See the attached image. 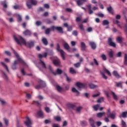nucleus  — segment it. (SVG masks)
<instances>
[{
  "instance_id": "obj_34",
  "label": "nucleus",
  "mask_w": 127,
  "mask_h": 127,
  "mask_svg": "<svg viewBox=\"0 0 127 127\" xmlns=\"http://www.w3.org/2000/svg\"><path fill=\"white\" fill-rule=\"evenodd\" d=\"M68 107H69L70 108H71V109H73V110H75V109H76V106H75V105H74V104H69L68 105Z\"/></svg>"
},
{
  "instance_id": "obj_27",
  "label": "nucleus",
  "mask_w": 127,
  "mask_h": 127,
  "mask_svg": "<svg viewBox=\"0 0 127 127\" xmlns=\"http://www.w3.org/2000/svg\"><path fill=\"white\" fill-rule=\"evenodd\" d=\"M1 65L3 66V67L6 69V70H7V71L8 72H9V69H8V66L6 65V64H4V63H3V62H1Z\"/></svg>"
},
{
  "instance_id": "obj_49",
  "label": "nucleus",
  "mask_w": 127,
  "mask_h": 127,
  "mask_svg": "<svg viewBox=\"0 0 127 127\" xmlns=\"http://www.w3.org/2000/svg\"><path fill=\"white\" fill-rule=\"evenodd\" d=\"M122 127H127L126 123L123 120L122 121Z\"/></svg>"
},
{
  "instance_id": "obj_57",
  "label": "nucleus",
  "mask_w": 127,
  "mask_h": 127,
  "mask_svg": "<svg viewBox=\"0 0 127 127\" xmlns=\"http://www.w3.org/2000/svg\"><path fill=\"white\" fill-rule=\"evenodd\" d=\"M104 94L108 98H110V94H109V92L105 91H104Z\"/></svg>"
},
{
  "instance_id": "obj_6",
  "label": "nucleus",
  "mask_w": 127,
  "mask_h": 127,
  "mask_svg": "<svg viewBox=\"0 0 127 127\" xmlns=\"http://www.w3.org/2000/svg\"><path fill=\"white\" fill-rule=\"evenodd\" d=\"M64 47L66 51L70 53H74L77 50L76 48H70V46L67 43L64 44Z\"/></svg>"
},
{
  "instance_id": "obj_14",
  "label": "nucleus",
  "mask_w": 127,
  "mask_h": 127,
  "mask_svg": "<svg viewBox=\"0 0 127 127\" xmlns=\"http://www.w3.org/2000/svg\"><path fill=\"white\" fill-rule=\"evenodd\" d=\"M87 0H77L76 3L78 6L82 5L84 2H86Z\"/></svg>"
},
{
  "instance_id": "obj_15",
  "label": "nucleus",
  "mask_w": 127,
  "mask_h": 127,
  "mask_svg": "<svg viewBox=\"0 0 127 127\" xmlns=\"http://www.w3.org/2000/svg\"><path fill=\"white\" fill-rule=\"evenodd\" d=\"M89 122L90 123V125L91 127H96L95 124V122L92 118H90L89 119Z\"/></svg>"
},
{
  "instance_id": "obj_48",
  "label": "nucleus",
  "mask_w": 127,
  "mask_h": 127,
  "mask_svg": "<svg viewBox=\"0 0 127 127\" xmlns=\"http://www.w3.org/2000/svg\"><path fill=\"white\" fill-rule=\"evenodd\" d=\"M101 58L103 61H106L107 60V56L105 54H102L101 55Z\"/></svg>"
},
{
  "instance_id": "obj_36",
  "label": "nucleus",
  "mask_w": 127,
  "mask_h": 127,
  "mask_svg": "<svg viewBox=\"0 0 127 127\" xmlns=\"http://www.w3.org/2000/svg\"><path fill=\"white\" fill-rule=\"evenodd\" d=\"M72 92L76 93L78 95L79 94V92L76 90L74 87L72 88Z\"/></svg>"
},
{
  "instance_id": "obj_26",
  "label": "nucleus",
  "mask_w": 127,
  "mask_h": 127,
  "mask_svg": "<svg viewBox=\"0 0 127 127\" xmlns=\"http://www.w3.org/2000/svg\"><path fill=\"white\" fill-rule=\"evenodd\" d=\"M39 83L40 85H41V86L43 87V88H45L46 86L45 82L42 80H40Z\"/></svg>"
},
{
  "instance_id": "obj_25",
  "label": "nucleus",
  "mask_w": 127,
  "mask_h": 127,
  "mask_svg": "<svg viewBox=\"0 0 127 127\" xmlns=\"http://www.w3.org/2000/svg\"><path fill=\"white\" fill-rule=\"evenodd\" d=\"M106 114V112H99L97 114V116L99 118H102L104 115Z\"/></svg>"
},
{
  "instance_id": "obj_7",
  "label": "nucleus",
  "mask_w": 127,
  "mask_h": 127,
  "mask_svg": "<svg viewBox=\"0 0 127 127\" xmlns=\"http://www.w3.org/2000/svg\"><path fill=\"white\" fill-rule=\"evenodd\" d=\"M12 50L13 51V54L17 58L18 62L23 65H25L26 63L21 58H19V55H18V53L16 52L13 49H12Z\"/></svg>"
},
{
  "instance_id": "obj_52",
  "label": "nucleus",
  "mask_w": 127,
  "mask_h": 127,
  "mask_svg": "<svg viewBox=\"0 0 127 127\" xmlns=\"http://www.w3.org/2000/svg\"><path fill=\"white\" fill-rule=\"evenodd\" d=\"M93 61H94V64H95V65L96 66H98L99 64L98 62L97 61V60L95 58H94V59H93Z\"/></svg>"
},
{
  "instance_id": "obj_56",
  "label": "nucleus",
  "mask_w": 127,
  "mask_h": 127,
  "mask_svg": "<svg viewBox=\"0 0 127 127\" xmlns=\"http://www.w3.org/2000/svg\"><path fill=\"white\" fill-rule=\"evenodd\" d=\"M104 94L108 98H110V94H109V92L105 91H104Z\"/></svg>"
},
{
  "instance_id": "obj_45",
  "label": "nucleus",
  "mask_w": 127,
  "mask_h": 127,
  "mask_svg": "<svg viewBox=\"0 0 127 127\" xmlns=\"http://www.w3.org/2000/svg\"><path fill=\"white\" fill-rule=\"evenodd\" d=\"M34 103H35L36 105H37V106H38V107H40V106H41V104H40V103L39 101H33V104H34Z\"/></svg>"
},
{
  "instance_id": "obj_23",
  "label": "nucleus",
  "mask_w": 127,
  "mask_h": 127,
  "mask_svg": "<svg viewBox=\"0 0 127 127\" xmlns=\"http://www.w3.org/2000/svg\"><path fill=\"white\" fill-rule=\"evenodd\" d=\"M113 74L117 78H120L121 77V76L119 75V74L116 71H114Z\"/></svg>"
},
{
  "instance_id": "obj_12",
  "label": "nucleus",
  "mask_w": 127,
  "mask_h": 127,
  "mask_svg": "<svg viewBox=\"0 0 127 127\" xmlns=\"http://www.w3.org/2000/svg\"><path fill=\"white\" fill-rule=\"evenodd\" d=\"M53 63L56 66H60L61 65V61L60 59H55L53 61Z\"/></svg>"
},
{
  "instance_id": "obj_24",
  "label": "nucleus",
  "mask_w": 127,
  "mask_h": 127,
  "mask_svg": "<svg viewBox=\"0 0 127 127\" xmlns=\"http://www.w3.org/2000/svg\"><path fill=\"white\" fill-rule=\"evenodd\" d=\"M23 34L26 36H30L32 34L31 32L28 30H27L25 31H24L23 32Z\"/></svg>"
},
{
  "instance_id": "obj_31",
  "label": "nucleus",
  "mask_w": 127,
  "mask_h": 127,
  "mask_svg": "<svg viewBox=\"0 0 127 127\" xmlns=\"http://www.w3.org/2000/svg\"><path fill=\"white\" fill-rule=\"evenodd\" d=\"M104 101V97H102L101 98H99L97 100V102L98 103H102Z\"/></svg>"
},
{
  "instance_id": "obj_60",
  "label": "nucleus",
  "mask_w": 127,
  "mask_h": 127,
  "mask_svg": "<svg viewBox=\"0 0 127 127\" xmlns=\"http://www.w3.org/2000/svg\"><path fill=\"white\" fill-rule=\"evenodd\" d=\"M72 35L75 36H77L78 35V32L76 30H74L72 32Z\"/></svg>"
},
{
  "instance_id": "obj_28",
  "label": "nucleus",
  "mask_w": 127,
  "mask_h": 127,
  "mask_svg": "<svg viewBox=\"0 0 127 127\" xmlns=\"http://www.w3.org/2000/svg\"><path fill=\"white\" fill-rule=\"evenodd\" d=\"M127 116V111H126L125 112H123L122 114L120 116V118H126Z\"/></svg>"
},
{
  "instance_id": "obj_37",
  "label": "nucleus",
  "mask_w": 127,
  "mask_h": 127,
  "mask_svg": "<svg viewBox=\"0 0 127 127\" xmlns=\"http://www.w3.org/2000/svg\"><path fill=\"white\" fill-rule=\"evenodd\" d=\"M22 21V18L21 17V16L20 14L17 15V21L18 22H20Z\"/></svg>"
},
{
  "instance_id": "obj_35",
  "label": "nucleus",
  "mask_w": 127,
  "mask_h": 127,
  "mask_svg": "<svg viewBox=\"0 0 127 127\" xmlns=\"http://www.w3.org/2000/svg\"><path fill=\"white\" fill-rule=\"evenodd\" d=\"M80 124H81V125L82 127H85L87 125V122L84 121H81V122H80Z\"/></svg>"
},
{
  "instance_id": "obj_4",
  "label": "nucleus",
  "mask_w": 127,
  "mask_h": 127,
  "mask_svg": "<svg viewBox=\"0 0 127 127\" xmlns=\"http://www.w3.org/2000/svg\"><path fill=\"white\" fill-rule=\"evenodd\" d=\"M38 4V1L37 0H27L26 1V5L28 9L32 8V6H36Z\"/></svg>"
},
{
  "instance_id": "obj_54",
  "label": "nucleus",
  "mask_w": 127,
  "mask_h": 127,
  "mask_svg": "<svg viewBox=\"0 0 127 127\" xmlns=\"http://www.w3.org/2000/svg\"><path fill=\"white\" fill-rule=\"evenodd\" d=\"M101 74L102 75V77L104 78V79H108V77H107L105 75V74L102 72H101Z\"/></svg>"
},
{
  "instance_id": "obj_21",
  "label": "nucleus",
  "mask_w": 127,
  "mask_h": 127,
  "mask_svg": "<svg viewBox=\"0 0 127 127\" xmlns=\"http://www.w3.org/2000/svg\"><path fill=\"white\" fill-rule=\"evenodd\" d=\"M107 11L109 12V13L112 14V15H114V10L113 9L111 6H110L109 7H107Z\"/></svg>"
},
{
  "instance_id": "obj_19",
  "label": "nucleus",
  "mask_w": 127,
  "mask_h": 127,
  "mask_svg": "<svg viewBox=\"0 0 127 127\" xmlns=\"http://www.w3.org/2000/svg\"><path fill=\"white\" fill-rule=\"evenodd\" d=\"M81 48L82 51H85L86 50V46L83 42L81 43Z\"/></svg>"
},
{
  "instance_id": "obj_9",
  "label": "nucleus",
  "mask_w": 127,
  "mask_h": 127,
  "mask_svg": "<svg viewBox=\"0 0 127 127\" xmlns=\"http://www.w3.org/2000/svg\"><path fill=\"white\" fill-rule=\"evenodd\" d=\"M86 7H87L88 9V13L89 15H91L93 13V10H96L98 9V8L96 6H94L92 8V5L91 4H88L86 5Z\"/></svg>"
},
{
  "instance_id": "obj_61",
  "label": "nucleus",
  "mask_w": 127,
  "mask_h": 127,
  "mask_svg": "<svg viewBox=\"0 0 127 127\" xmlns=\"http://www.w3.org/2000/svg\"><path fill=\"white\" fill-rule=\"evenodd\" d=\"M55 119L57 122H60L62 120L61 118L60 117H57L55 118Z\"/></svg>"
},
{
  "instance_id": "obj_51",
  "label": "nucleus",
  "mask_w": 127,
  "mask_h": 127,
  "mask_svg": "<svg viewBox=\"0 0 127 127\" xmlns=\"http://www.w3.org/2000/svg\"><path fill=\"white\" fill-rule=\"evenodd\" d=\"M82 107L79 106L76 108V111L77 112H80V111L82 110Z\"/></svg>"
},
{
  "instance_id": "obj_63",
  "label": "nucleus",
  "mask_w": 127,
  "mask_h": 127,
  "mask_svg": "<svg viewBox=\"0 0 127 127\" xmlns=\"http://www.w3.org/2000/svg\"><path fill=\"white\" fill-rule=\"evenodd\" d=\"M36 24L37 26H39L42 24V22H41V21H37Z\"/></svg>"
},
{
  "instance_id": "obj_62",
  "label": "nucleus",
  "mask_w": 127,
  "mask_h": 127,
  "mask_svg": "<svg viewBox=\"0 0 127 127\" xmlns=\"http://www.w3.org/2000/svg\"><path fill=\"white\" fill-rule=\"evenodd\" d=\"M109 118H111L112 119H114L115 118V115L113 114H111L109 115Z\"/></svg>"
},
{
  "instance_id": "obj_18",
  "label": "nucleus",
  "mask_w": 127,
  "mask_h": 127,
  "mask_svg": "<svg viewBox=\"0 0 127 127\" xmlns=\"http://www.w3.org/2000/svg\"><path fill=\"white\" fill-rule=\"evenodd\" d=\"M18 64L17 61H14V64L11 65V68L13 70H16L17 69L16 65Z\"/></svg>"
},
{
  "instance_id": "obj_40",
  "label": "nucleus",
  "mask_w": 127,
  "mask_h": 127,
  "mask_svg": "<svg viewBox=\"0 0 127 127\" xmlns=\"http://www.w3.org/2000/svg\"><path fill=\"white\" fill-rule=\"evenodd\" d=\"M124 64L125 65L127 66V54H125V55Z\"/></svg>"
},
{
  "instance_id": "obj_58",
  "label": "nucleus",
  "mask_w": 127,
  "mask_h": 127,
  "mask_svg": "<svg viewBox=\"0 0 127 127\" xmlns=\"http://www.w3.org/2000/svg\"><path fill=\"white\" fill-rule=\"evenodd\" d=\"M67 31L70 32L72 30V26H68L67 27Z\"/></svg>"
},
{
  "instance_id": "obj_41",
  "label": "nucleus",
  "mask_w": 127,
  "mask_h": 127,
  "mask_svg": "<svg viewBox=\"0 0 127 127\" xmlns=\"http://www.w3.org/2000/svg\"><path fill=\"white\" fill-rule=\"evenodd\" d=\"M111 93H112V94L113 95V97L114 99L115 100H118V97H117V95H116L115 93L114 92H113V91L111 92Z\"/></svg>"
},
{
  "instance_id": "obj_33",
  "label": "nucleus",
  "mask_w": 127,
  "mask_h": 127,
  "mask_svg": "<svg viewBox=\"0 0 127 127\" xmlns=\"http://www.w3.org/2000/svg\"><path fill=\"white\" fill-rule=\"evenodd\" d=\"M108 55L110 58H113L114 57L113 51H111L108 52Z\"/></svg>"
},
{
  "instance_id": "obj_47",
  "label": "nucleus",
  "mask_w": 127,
  "mask_h": 127,
  "mask_svg": "<svg viewBox=\"0 0 127 127\" xmlns=\"http://www.w3.org/2000/svg\"><path fill=\"white\" fill-rule=\"evenodd\" d=\"M4 54L9 57L11 56V53L9 51H4Z\"/></svg>"
},
{
  "instance_id": "obj_64",
  "label": "nucleus",
  "mask_w": 127,
  "mask_h": 127,
  "mask_svg": "<svg viewBox=\"0 0 127 127\" xmlns=\"http://www.w3.org/2000/svg\"><path fill=\"white\" fill-rule=\"evenodd\" d=\"M3 121L4 122L5 125L7 126L8 125V121L7 119H6L5 118L3 119Z\"/></svg>"
},
{
  "instance_id": "obj_32",
  "label": "nucleus",
  "mask_w": 127,
  "mask_h": 127,
  "mask_svg": "<svg viewBox=\"0 0 127 127\" xmlns=\"http://www.w3.org/2000/svg\"><path fill=\"white\" fill-rule=\"evenodd\" d=\"M69 72L72 74H75L76 73V71L74 69L73 67H70Z\"/></svg>"
},
{
  "instance_id": "obj_50",
  "label": "nucleus",
  "mask_w": 127,
  "mask_h": 127,
  "mask_svg": "<svg viewBox=\"0 0 127 127\" xmlns=\"http://www.w3.org/2000/svg\"><path fill=\"white\" fill-rule=\"evenodd\" d=\"M79 28L82 30V31H85V29L83 27V25H82V24H80L79 25Z\"/></svg>"
},
{
  "instance_id": "obj_20",
  "label": "nucleus",
  "mask_w": 127,
  "mask_h": 127,
  "mask_svg": "<svg viewBox=\"0 0 127 127\" xmlns=\"http://www.w3.org/2000/svg\"><path fill=\"white\" fill-rule=\"evenodd\" d=\"M42 42H43V44H44V45L45 46H47V45H48V41L47 38L44 37V38L42 39Z\"/></svg>"
},
{
  "instance_id": "obj_59",
  "label": "nucleus",
  "mask_w": 127,
  "mask_h": 127,
  "mask_svg": "<svg viewBox=\"0 0 127 127\" xmlns=\"http://www.w3.org/2000/svg\"><path fill=\"white\" fill-rule=\"evenodd\" d=\"M110 114H111V110H110V109H108L107 112V114H106V115H107L108 118H109V117H110L109 115H110Z\"/></svg>"
},
{
  "instance_id": "obj_44",
  "label": "nucleus",
  "mask_w": 127,
  "mask_h": 127,
  "mask_svg": "<svg viewBox=\"0 0 127 127\" xmlns=\"http://www.w3.org/2000/svg\"><path fill=\"white\" fill-rule=\"evenodd\" d=\"M1 5L3 6V7L5 8H7V5L5 1H2L1 2Z\"/></svg>"
},
{
  "instance_id": "obj_53",
  "label": "nucleus",
  "mask_w": 127,
  "mask_h": 127,
  "mask_svg": "<svg viewBox=\"0 0 127 127\" xmlns=\"http://www.w3.org/2000/svg\"><path fill=\"white\" fill-rule=\"evenodd\" d=\"M116 86L117 87H120V86L122 87V82H120L119 83L116 82Z\"/></svg>"
},
{
  "instance_id": "obj_3",
  "label": "nucleus",
  "mask_w": 127,
  "mask_h": 127,
  "mask_svg": "<svg viewBox=\"0 0 127 127\" xmlns=\"http://www.w3.org/2000/svg\"><path fill=\"white\" fill-rule=\"evenodd\" d=\"M48 53L45 52L44 53V55H42L41 54L38 55V57L40 59V62H39V64L42 65V66H43V68H44V69H47V67L46 66V64H45V63L42 61V58H47V55H48Z\"/></svg>"
},
{
  "instance_id": "obj_30",
  "label": "nucleus",
  "mask_w": 127,
  "mask_h": 127,
  "mask_svg": "<svg viewBox=\"0 0 127 127\" xmlns=\"http://www.w3.org/2000/svg\"><path fill=\"white\" fill-rule=\"evenodd\" d=\"M100 108V104H96L93 106V108L94 111H97L98 110V108Z\"/></svg>"
},
{
  "instance_id": "obj_10",
  "label": "nucleus",
  "mask_w": 127,
  "mask_h": 127,
  "mask_svg": "<svg viewBox=\"0 0 127 127\" xmlns=\"http://www.w3.org/2000/svg\"><path fill=\"white\" fill-rule=\"evenodd\" d=\"M108 44L109 46H111L113 48H115L116 47V44L113 42L112 39L111 38H108Z\"/></svg>"
},
{
  "instance_id": "obj_11",
  "label": "nucleus",
  "mask_w": 127,
  "mask_h": 127,
  "mask_svg": "<svg viewBox=\"0 0 127 127\" xmlns=\"http://www.w3.org/2000/svg\"><path fill=\"white\" fill-rule=\"evenodd\" d=\"M24 123L27 127H31V126L32 123L28 117H26V121L24 122Z\"/></svg>"
},
{
  "instance_id": "obj_8",
  "label": "nucleus",
  "mask_w": 127,
  "mask_h": 127,
  "mask_svg": "<svg viewBox=\"0 0 127 127\" xmlns=\"http://www.w3.org/2000/svg\"><path fill=\"white\" fill-rule=\"evenodd\" d=\"M57 51L60 52L62 58L64 60H65V52L63 50L61 49V46L59 44H57Z\"/></svg>"
},
{
  "instance_id": "obj_55",
  "label": "nucleus",
  "mask_w": 127,
  "mask_h": 127,
  "mask_svg": "<svg viewBox=\"0 0 127 127\" xmlns=\"http://www.w3.org/2000/svg\"><path fill=\"white\" fill-rule=\"evenodd\" d=\"M113 23L115 24L118 25L120 23V21H118V19H116V20H113Z\"/></svg>"
},
{
  "instance_id": "obj_13",
  "label": "nucleus",
  "mask_w": 127,
  "mask_h": 127,
  "mask_svg": "<svg viewBox=\"0 0 127 127\" xmlns=\"http://www.w3.org/2000/svg\"><path fill=\"white\" fill-rule=\"evenodd\" d=\"M89 45L91 47V49L93 50H95L97 48L96 44L94 42H89Z\"/></svg>"
},
{
  "instance_id": "obj_5",
  "label": "nucleus",
  "mask_w": 127,
  "mask_h": 127,
  "mask_svg": "<svg viewBox=\"0 0 127 127\" xmlns=\"http://www.w3.org/2000/svg\"><path fill=\"white\" fill-rule=\"evenodd\" d=\"M47 68H48V69L51 73L53 74L55 76L57 75V74L61 75L62 74V70L60 69V68H57V72H54L53 68L52 67L51 65H48Z\"/></svg>"
},
{
  "instance_id": "obj_22",
  "label": "nucleus",
  "mask_w": 127,
  "mask_h": 127,
  "mask_svg": "<svg viewBox=\"0 0 127 127\" xmlns=\"http://www.w3.org/2000/svg\"><path fill=\"white\" fill-rule=\"evenodd\" d=\"M88 86L90 89H95L98 87L97 85H96L92 83H89Z\"/></svg>"
},
{
  "instance_id": "obj_1",
  "label": "nucleus",
  "mask_w": 127,
  "mask_h": 127,
  "mask_svg": "<svg viewBox=\"0 0 127 127\" xmlns=\"http://www.w3.org/2000/svg\"><path fill=\"white\" fill-rule=\"evenodd\" d=\"M13 39L19 45H21V44H23L25 46H26L27 48L29 49H32L34 47L35 45L34 42L33 41L26 42L24 39L22 38V37H19L18 38L15 35L13 36Z\"/></svg>"
},
{
  "instance_id": "obj_39",
  "label": "nucleus",
  "mask_w": 127,
  "mask_h": 127,
  "mask_svg": "<svg viewBox=\"0 0 127 127\" xmlns=\"http://www.w3.org/2000/svg\"><path fill=\"white\" fill-rule=\"evenodd\" d=\"M81 65V63L78 62L74 64V66L76 68H79Z\"/></svg>"
},
{
  "instance_id": "obj_16",
  "label": "nucleus",
  "mask_w": 127,
  "mask_h": 127,
  "mask_svg": "<svg viewBox=\"0 0 127 127\" xmlns=\"http://www.w3.org/2000/svg\"><path fill=\"white\" fill-rule=\"evenodd\" d=\"M76 85L79 88V89H83V88H85V85L83 83H80V82H77L76 83Z\"/></svg>"
},
{
  "instance_id": "obj_38",
  "label": "nucleus",
  "mask_w": 127,
  "mask_h": 127,
  "mask_svg": "<svg viewBox=\"0 0 127 127\" xmlns=\"http://www.w3.org/2000/svg\"><path fill=\"white\" fill-rule=\"evenodd\" d=\"M117 41L119 42V43H122L123 42V38L120 37H118L117 38Z\"/></svg>"
},
{
  "instance_id": "obj_42",
  "label": "nucleus",
  "mask_w": 127,
  "mask_h": 127,
  "mask_svg": "<svg viewBox=\"0 0 127 127\" xmlns=\"http://www.w3.org/2000/svg\"><path fill=\"white\" fill-rule=\"evenodd\" d=\"M56 89H57V91H58V92H61L62 91V88L59 85L56 86Z\"/></svg>"
},
{
  "instance_id": "obj_29",
  "label": "nucleus",
  "mask_w": 127,
  "mask_h": 127,
  "mask_svg": "<svg viewBox=\"0 0 127 127\" xmlns=\"http://www.w3.org/2000/svg\"><path fill=\"white\" fill-rule=\"evenodd\" d=\"M110 24V22L107 19H105L103 21V25L106 26Z\"/></svg>"
},
{
  "instance_id": "obj_43",
  "label": "nucleus",
  "mask_w": 127,
  "mask_h": 127,
  "mask_svg": "<svg viewBox=\"0 0 127 127\" xmlns=\"http://www.w3.org/2000/svg\"><path fill=\"white\" fill-rule=\"evenodd\" d=\"M2 73L3 74V78H4V79H5L6 81H8V77L6 75L5 73L3 71H2Z\"/></svg>"
},
{
  "instance_id": "obj_2",
  "label": "nucleus",
  "mask_w": 127,
  "mask_h": 127,
  "mask_svg": "<svg viewBox=\"0 0 127 127\" xmlns=\"http://www.w3.org/2000/svg\"><path fill=\"white\" fill-rule=\"evenodd\" d=\"M55 30H57L61 33H64V32L63 31V28H62V27L52 26H51V28L46 29L45 30V33L46 35H49L50 34L51 31H54Z\"/></svg>"
},
{
  "instance_id": "obj_46",
  "label": "nucleus",
  "mask_w": 127,
  "mask_h": 127,
  "mask_svg": "<svg viewBox=\"0 0 127 127\" xmlns=\"http://www.w3.org/2000/svg\"><path fill=\"white\" fill-rule=\"evenodd\" d=\"M104 71L106 72L109 76H111V74L110 71H109L108 69H107V68H104Z\"/></svg>"
},
{
  "instance_id": "obj_17",
  "label": "nucleus",
  "mask_w": 127,
  "mask_h": 127,
  "mask_svg": "<svg viewBox=\"0 0 127 127\" xmlns=\"http://www.w3.org/2000/svg\"><path fill=\"white\" fill-rule=\"evenodd\" d=\"M37 115L40 117V118L43 119L44 117L43 112L42 110H39V111H38Z\"/></svg>"
}]
</instances>
